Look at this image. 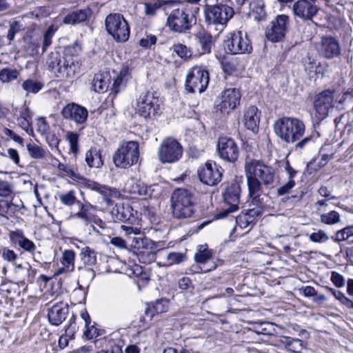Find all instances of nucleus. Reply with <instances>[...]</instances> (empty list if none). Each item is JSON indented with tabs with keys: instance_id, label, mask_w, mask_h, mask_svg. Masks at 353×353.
<instances>
[{
	"instance_id": "obj_51",
	"label": "nucleus",
	"mask_w": 353,
	"mask_h": 353,
	"mask_svg": "<svg viewBox=\"0 0 353 353\" xmlns=\"http://www.w3.org/2000/svg\"><path fill=\"white\" fill-rule=\"evenodd\" d=\"M28 117L29 115L26 111L21 112L20 117L17 119V122L23 130H24L27 133L30 134V132H32V129L30 128V121Z\"/></svg>"
},
{
	"instance_id": "obj_22",
	"label": "nucleus",
	"mask_w": 353,
	"mask_h": 353,
	"mask_svg": "<svg viewBox=\"0 0 353 353\" xmlns=\"http://www.w3.org/2000/svg\"><path fill=\"white\" fill-rule=\"evenodd\" d=\"M61 114L65 119H70L77 124H84L88 117L85 108L74 103H68L61 110Z\"/></svg>"
},
{
	"instance_id": "obj_53",
	"label": "nucleus",
	"mask_w": 353,
	"mask_h": 353,
	"mask_svg": "<svg viewBox=\"0 0 353 353\" xmlns=\"http://www.w3.org/2000/svg\"><path fill=\"white\" fill-rule=\"evenodd\" d=\"M173 51L182 59H186L191 57V52L186 46L182 43L174 44L172 46Z\"/></svg>"
},
{
	"instance_id": "obj_7",
	"label": "nucleus",
	"mask_w": 353,
	"mask_h": 353,
	"mask_svg": "<svg viewBox=\"0 0 353 353\" xmlns=\"http://www.w3.org/2000/svg\"><path fill=\"white\" fill-rule=\"evenodd\" d=\"M139 158V143L130 141L122 144L114 153L112 159L117 168H128L136 164Z\"/></svg>"
},
{
	"instance_id": "obj_38",
	"label": "nucleus",
	"mask_w": 353,
	"mask_h": 353,
	"mask_svg": "<svg viewBox=\"0 0 353 353\" xmlns=\"http://www.w3.org/2000/svg\"><path fill=\"white\" fill-rule=\"evenodd\" d=\"M79 255L85 266L93 268L97 263L96 252L88 246L81 248Z\"/></svg>"
},
{
	"instance_id": "obj_30",
	"label": "nucleus",
	"mask_w": 353,
	"mask_h": 353,
	"mask_svg": "<svg viewBox=\"0 0 353 353\" xmlns=\"http://www.w3.org/2000/svg\"><path fill=\"white\" fill-rule=\"evenodd\" d=\"M279 342L284 346L288 352L293 353H301L305 347L302 340L287 336H281Z\"/></svg>"
},
{
	"instance_id": "obj_50",
	"label": "nucleus",
	"mask_w": 353,
	"mask_h": 353,
	"mask_svg": "<svg viewBox=\"0 0 353 353\" xmlns=\"http://www.w3.org/2000/svg\"><path fill=\"white\" fill-rule=\"evenodd\" d=\"M54 34V30L52 27H50L45 32L43 37L41 40V53L43 54L47 48L52 44V37Z\"/></svg>"
},
{
	"instance_id": "obj_5",
	"label": "nucleus",
	"mask_w": 353,
	"mask_h": 353,
	"mask_svg": "<svg viewBox=\"0 0 353 353\" xmlns=\"http://www.w3.org/2000/svg\"><path fill=\"white\" fill-rule=\"evenodd\" d=\"M194 196L185 189H177L171 196L172 213L177 219L190 217L194 212Z\"/></svg>"
},
{
	"instance_id": "obj_47",
	"label": "nucleus",
	"mask_w": 353,
	"mask_h": 353,
	"mask_svg": "<svg viewBox=\"0 0 353 353\" xmlns=\"http://www.w3.org/2000/svg\"><path fill=\"white\" fill-rule=\"evenodd\" d=\"M22 88L26 91L27 94L30 92L36 94L43 88V84L39 81L28 79L22 84Z\"/></svg>"
},
{
	"instance_id": "obj_28",
	"label": "nucleus",
	"mask_w": 353,
	"mask_h": 353,
	"mask_svg": "<svg viewBox=\"0 0 353 353\" xmlns=\"http://www.w3.org/2000/svg\"><path fill=\"white\" fill-rule=\"evenodd\" d=\"M79 210L72 214V216L75 219H80L85 225H88L92 223L93 219V215L90 210L95 208V206L92 205L88 201L85 202H78Z\"/></svg>"
},
{
	"instance_id": "obj_61",
	"label": "nucleus",
	"mask_w": 353,
	"mask_h": 353,
	"mask_svg": "<svg viewBox=\"0 0 353 353\" xmlns=\"http://www.w3.org/2000/svg\"><path fill=\"white\" fill-rule=\"evenodd\" d=\"M21 30V25L18 21H13L10 25L7 37L11 41L14 40L17 33Z\"/></svg>"
},
{
	"instance_id": "obj_17",
	"label": "nucleus",
	"mask_w": 353,
	"mask_h": 353,
	"mask_svg": "<svg viewBox=\"0 0 353 353\" xmlns=\"http://www.w3.org/2000/svg\"><path fill=\"white\" fill-rule=\"evenodd\" d=\"M289 26V17L279 14L272 21L270 28L265 31V35L270 41L279 42L285 36Z\"/></svg>"
},
{
	"instance_id": "obj_39",
	"label": "nucleus",
	"mask_w": 353,
	"mask_h": 353,
	"mask_svg": "<svg viewBox=\"0 0 353 353\" xmlns=\"http://www.w3.org/2000/svg\"><path fill=\"white\" fill-rule=\"evenodd\" d=\"M125 191L139 196H148V188L143 183H136L134 180L129 181L125 186Z\"/></svg>"
},
{
	"instance_id": "obj_58",
	"label": "nucleus",
	"mask_w": 353,
	"mask_h": 353,
	"mask_svg": "<svg viewBox=\"0 0 353 353\" xmlns=\"http://www.w3.org/2000/svg\"><path fill=\"white\" fill-rule=\"evenodd\" d=\"M46 136V141L48 145L52 149L59 150L58 147L60 142V139L54 132H48Z\"/></svg>"
},
{
	"instance_id": "obj_45",
	"label": "nucleus",
	"mask_w": 353,
	"mask_h": 353,
	"mask_svg": "<svg viewBox=\"0 0 353 353\" xmlns=\"http://www.w3.org/2000/svg\"><path fill=\"white\" fill-rule=\"evenodd\" d=\"M59 197L61 203L67 206H72L76 203L78 204V202H80L77 199L76 192L74 190H70L62 193L59 194Z\"/></svg>"
},
{
	"instance_id": "obj_4",
	"label": "nucleus",
	"mask_w": 353,
	"mask_h": 353,
	"mask_svg": "<svg viewBox=\"0 0 353 353\" xmlns=\"http://www.w3.org/2000/svg\"><path fill=\"white\" fill-rule=\"evenodd\" d=\"M205 21L208 28H214L218 34L225 28L228 21L234 15L232 8L225 4L206 6Z\"/></svg>"
},
{
	"instance_id": "obj_6",
	"label": "nucleus",
	"mask_w": 353,
	"mask_h": 353,
	"mask_svg": "<svg viewBox=\"0 0 353 353\" xmlns=\"http://www.w3.org/2000/svg\"><path fill=\"white\" fill-rule=\"evenodd\" d=\"M105 30L117 43H125L130 37V28L121 14L111 13L105 20Z\"/></svg>"
},
{
	"instance_id": "obj_36",
	"label": "nucleus",
	"mask_w": 353,
	"mask_h": 353,
	"mask_svg": "<svg viewBox=\"0 0 353 353\" xmlns=\"http://www.w3.org/2000/svg\"><path fill=\"white\" fill-rule=\"evenodd\" d=\"M90 10H78L68 14L63 19L65 24L74 25L83 22L87 20Z\"/></svg>"
},
{
	"instance_id": "obj_11",
	"label": "nucleus",
	"mask_w": 353,
	"mask_h": 353,
	"mask_svg": "<svg viewBox=\"0 0 353 353\" xmlns=\"http://www.w3.org/2000/svg\"><path fill=\"white\" fill-rule=\"evenodd\" d=\"M166 25L174 32H185L192 27V17L185 8H176L170 13Z\"/></svg>"
},
{
	"instance_id": "obj_19",
	"label": "nucleus",
	"mask_w": 353,
	"mask_h": 353,
	"mask_svg": "<svg viewBox=\"0 0 353 353\" xmlns=\"http://www.w3.org/2000/svg\"><path fill=\"white\" fill-rule=\"evenodd\" d=\"M316 117L321 121L328 116L330 108L334 106V94L330 90L322 91L318 94L314 102Z\"/></svg>"
},
{
	"instance_id": "obj_16",
	"label": "nucleus",
	"mask_w": 353,
	"mask_h": 353,
	"mask_svg": "<svg viewBox=\"0 0 353 353\" xmlns=\"http://www.w3.org/2000/svg\"><path fill=\"white\" fill-rule=\"evenodd\" d=\"M197 173L201 182L214 186L221 182L223 170L214 161H208L203 167L199 168Z\"/></svg>"
},
{
	"instance_id": "obj_33",
	"label": "nucleus",
	"mask_w": 353,
	"mask_h": 353,
	"mask_svg": "<svg viewBox=\"0 0 353 353\" xmlns=\"http://www.w3.org/2000/svg\"><path fill=\"white\" fill-rule=\"evenodd\" d=\"M132 245L134 248L140 251L143 249H163L164 243L161 241H153L146 237H134L132 239Z\"/></svg>"
},
{
	"instance_id": "obj_29",
	"label": "nucleus",
	"mask_w": 353,
	"mask_h": 353,
	"mask_svg": "<svg viewBox=\"0 0 353 353\" xmlns=\"http://www.w3.org/2000/svg\"><path fill=\"white\" fill-rule=\"evenodd\" d=\"M195 40L199 44L202 54H209L214 43V39L210 33L201 30L195 34Z\"/></svg>"
},
{
	"instance_id": "obj_13",
	"label": "nucleus",
	"mask_w": 353,
	"mask_h": 353,
	"mask_svg": "<svg viewBox=\"0 0 353 353\" xmlns=\"http://www.w3.org/2000/svg\"><path fill=\"white\" fill-rule=\"evenodd\" d=\"M216 150L219 157L228 163H235L239 156V148L234 140L228 137L218 139Z\"/></svg>"
},
{
	"instance_id": "obj_2",
	"label": "nucleus",
	"mask_w": 353,
	"mask_h": 353,
	"mask_svg": "<svg viewBox=\"0 0 353 353\" xmlns=\"http://www.w3.org/2000/svg\"><path fill=\"white\" fill-rule=\"evenodd\" d=\"M274 132L282 141L287 143H295V151L303 150L314 143L312 136L301 139L305 133L304 123L295 117H283L276 120L274 125Z\"/></svg>"
},
{
	"instance_id": "obj_62",
	"label": "nucleus",
	"mask_w": 353,
	"mask_h": 353,
	"mask_svg": "<svg viewBox=\"0 0 353 353\" xmlns=\"http://www.w3.org/2000/svg\"><path fill=\"white\" fill-rule=\"evenodd\" d=\"M157 38L155 35L149 34L146 37L139 40V45L145 48H150V47L157 43Z\"/></svg>"
},
{
	"instance_id": "obj_54",
	"label": "nucleus",
	"mask_w": 353,
	"mask_h": 353,
	"mask_svg": "<svg viewBox=\"0 0 353 353\" xmlns=\"http://www.w3.org/2000/svg\"><path fill=\"white\" fill-rule=\"evenodd\" d=\"M236 222L241 228H246L250 224H253V219L250 218L246 212L241 213L236 217Z\"/></svg>"
},
{
	"instance_id": "obj_10",
	"label": "nucleus",
	"mask_w": 353,
	"mask_h": 353,
	"mask_svg": "<svg viewBox=\"0 0 353 353\" xmlns=\"http://www.w3.org/2000/svg\"><path fill=\"white\" fill-rule=\"evenodd\" d=\"M241 187L237 183L233 182L228 184L223 193V201L225 208L219 211L216 214L217 219L226 217L229 214L239 210L240 202Z\"/></svg>"
},
{
	"instance_id": "obj_44",
	"label": "nucleus",
	"mask_w": 353,
	"mask_h": 353,
	"mask_svg": "<svg viewBox=\"0 0 353 353\" xmlns=\"http://www.w3.org/2000/svg\"><path fill=\"white\" fill-rule=\"evenodd\" d=\"M27 150L29 155L33 159H44L46 157L48 154V152L42 147L34 143H28L27 145Z\"/></svg>"
},
{
	"instance_id": "obj_63",
	"label": "nucleus",
	"mask_w": 353,
	"mask_h": 353,
	"mask_svg": "<svg viewBox=\"0 0 353 353\" xmlns=\"http://www.w3.org/2000/svg\"><path fill=\"white\" fill-rule=\"evenodd\" d=\"M37 131L43 135L50 132V126L44 118H39L37 123Z\"/></svg>"
},
{
	"instance_id": "obj_37",
	"label": "nucleus",
	"mask_w": 353,
	"mask_h": 353,
	"mask_svg": "<svg viewBox=\"0 0 353 353\" xmlns=\"http://www.w3.org/2000/svg\"><path fill=\"white\" fill-rule=\"evenodd\" d=\"M249 196L252 199V203L256 207L263 208L265 206V199H268V195L263 193V188L259 187L256 190H254L252 185H248Z\"/></svg>"
},
{
	"instance_id": "obj_27",
	"label": "nucleus",
	"mask_w": 353,
	"mask_h": 353,
	"mask_svg": "<svg viewBox=\"0 0 353 353\" xmlns=\"http://www.w3.org/2000/svg\"><path fill=\"white\" fill-rule=\"evenodd\" d=\"M260 121V112L254 106H250L244 114V125L248 130L252 132L258 130V125Z\"/></svg>"
},
{
	"instance_id": "obj_64",
	"label": "nucleus",
	"mask_w": 353,
	"mask_h": 353,
	"mask_svg": "<svg viewBox=\"0 0 353 353\" xmlns=\"http://www.w3.org/2000/svg\"><path fill=\"white\" fill-rule=\"evenodd\" d=\"M295 186V181L294 180H288V181L277 189V194L283 196L289 193L290 190Z\"/></svg>"
},
{
	"instance_id": "obj_31",
	"label": "nucleus",
	"mask_w": 353,
	"mask_h": 353,
	"mask_svg": "<svg viewBox=\"0 0 353 353\" xmlns=\"http://www.w3.org/2000/svg\"><path fill=\"white\" fill-rule=\"evenodd\" d=\"M249 9L248 14L250 18H253L257 21L265 19L266 12L265 10V3L263 0L252 1L249 4Z\"/></svg>"
},
{
	"instance_id": "obj_9",
	"label": "nucleus",
	"mask_w": 353,
	"mask_h": 353,
	"mask_svg": "<svg viewBox=\"0 0 353 353\" xmlns=\"http://www.w3.org/2000/svg\"><path fill=\"white\" fill-rule=\"evenodd\" d=\"M183 147L172 137L163 140L158 150V157L162 163H174L179 161L183 155Z\"/></svg>"
},
{
	"instance_id": "obj_25",
	"label": "nucleus",
	"mask_w": 353,
	"mask_h": 353,
	"mask_svg": "<svg viewBox=\"0 0 353 353\" xmlns=\"http://www.w3.org/2000/svg\"><path fill=\"white\" fill-rule=\"evenodd\" d=\"M69 306L67 303L59 302L53 305L48 312L49 322L53 325H59L67 317Z\"/></svg>"
},
{
	"instance_id": "obj_43",
	"label": "nucleus",
	"mask_w": 353,
	"mask_h": 353,
	"mask_svg": "<svg viewBox=\"0 0 353 353\" xmlns=\"http://www.w3.org/2000/svg\"><path fill=\"white\" fill-rule=\"evenodd\" d=\"M353 236V225L347 226L340 230H338L334 236H332V239L337 243L342 241H348L350 237Z\"/></svg>"
},
{
	"instance_id": "obj_23",
	"label": "nucleus",
	"mask_w": 353,
	"mask_h": 353,
	"mask_svg": "<svg viewBox=\"0 0 353 353\" xmlns=\"http://www.w3.org/2000/svg\"><path fill=\"white\" fill-rule=\"evenodd\" d=\"M9 236L11 242L15 246H18L19 248L21 249L23 251L30 253L33 256L34 261H37L36 256V245L32 241L25 236L21 230L10 232Z\"/></svg>"
},
{
	"instance_id": "obj_15",
	"label": "nucleus",
	"mask_w": 353,
	"mask_h": 353,
	"mask_svg": "<svg viewBox=\"0 0 353 353\" xmlns=\"http://www.w3.org/2000/svg\"><path fill=\"white\" fill-rule=\"evenodd\" d=\"M225 43L228 51L232 54H249L252 51L247 34L241 31L232 33Z\"/></svg>"
},
{
	"instance_id": "obj_32",
	"label": "nucleus",
	"mask_w": 353,
	"mask_h": 353,
	"mask_svg": "<svg viewBox=\"0 0 353 353\" xmlns=\"http://www.w3.org/2000/svg\"><path fill=\"white\" fill-rule=\"evenodd\" d=\"M111 77L108 73L96 74L92 83V89L97 92L107 91L110 83Z\"/></svg>"
},
{
	"instance_id": "obj_59",
	"label": "nucleus",
	"mask_w": 353,
	"mask_h": 353,
	"mask_svg": "<svg viewBox=\"0 0 353 353\" xmlns=\"http://www.w3.org/2000/svg\"><path fill=\"white\" fill-rule=\"evenodd\" d=\"M1 255L4 260L14 263L17 259V254L8 248L1 249Z\"/></svg>"
},
{
	"instance_id": "obj_48",
	"label": "nucleus",
	"mask_w": 353,
	"mask_h": 353,
	"mask_svg": "<svg viewBox=\"0 0 353 353\" xmlns=\"http://www.w3.org/2000/svg\"><path fill=\"white\" fill-rule=\"evenodd\" d=\"M78 271L79 272V276L84 279L86 282H90L95 276V272L92 267L88 266H79Z\"/></svg>"
},
{
	"instance_id": "obj_49",
	"label": "nucleus",
	"mask_w": 353,
	"mask_h": 353,
	"mask_svg": "<svg viewBox=\"0 0 353 353\" xmlns=\"http://www.w3.org/2000/svg\"><path fill=\"white\" fill-rule=\"evenodd\" d=\"M309 239L314 243H324L330 240V237L325 231L319 230L317 232H312L309 236Z\"/></svg>"
},
{
	"instance_id": "obj_14",
	"label": "nucleus",
	"mask_w": 353,
	"mask_h": 353,
	"mask_svg": "<svg viewBox=\"0 0 353 353\" xmlns=\"http://www.w3.org/2000/svg\"><path fill=\"white\" fill-rule=\"evenodd\" d=\"M316 49L319 56L326 59L338 58L341 54L339 41L332 36H323L316 43Z\"/></svg>"
},
{
	"instance_id": "obj_57",
	"label": "nucleus",
	"mask_w": 353,
	"mask_h": 353,
	"mask_svg": "<svg viewBox=\"0 0 353 353\" xmlns=\"http://www.w3.org/2000/svg\"><path fill=\"white\" fill-rule=\"evenodd\" d=\"M81 316L82 319H83V321L85 322V326L87 328L86 331L85 332V335L88 338L92 339L94 336V334L92 333V330L94 328V327L92 325V326H90V324L91 323V319H90L89 314L88 313L87 311H83L81 313Z\"/></svg>"
},
{
	"instance_id": "obj_42",
	"label": "nucleus",
	"mask_w": 353,
	"mask_h": 353,
	"mask_svg": "<svg viewBox=\"0 0 353 353\" xmlns=\"http://www.w3.org/2000/svg\"><path fill=\"white\" fill-rule=\"evenodd\" d=\"M161 249H143L139 251L137 256L139 261L143 263H150L156 259V252Z\"/></svg>"
},
{
	"instance_id": "obj_18",
	"label": "nucleus",
	"mask_w": 353,
	"mask_h": 353,
	"mask_svg": "<svg viewBox=\"0 0 353 353\" xmlns=\"http://www.w3.org/2000/svg\"><path fill=\"white\" fill-rule=\"evenodd\" d=\"M82 183L85 188L100 194L108 205H113L112 199H119L121 196L120 192L115 188L101 184L88 179H83Z\"/></svg>"
},
{
	"instance_id": "obj_34",
	"label": "nucleus",
	"mask_w": 353,
	"mask_h": 353,
	"mask_svg": "<svg viewBox=\"0 0 353 353\" xmlns=\"http://www.w3.org/2000/svg\"><path fill=\"white\" fill-rule=\"evenodd\" d=\"M169 302L167 299H161L156 302L152 303L151 305H148L145 310V314L152 319L154 313L161 314L165 312L168 308Z\"/></svg>"
},
{
	"instance_id": "obj_56",
	"label": "nucleus",
	"mask_w": 353,
	"mask_h": 353,
	"mask_svg": "<svg viewBox=\"0 0 353 353\" xmlns=\"http://www.w3.org/2000/svg\"><path fill=\"white\" fill-rule=\"evenodd\" d=\"M13 192L12 185L7 181L0 179V196L7 197L10 196Z\"/></svg>"
},
{
	"instance_id": "obj_24",
	"label": "nucleus",
	"mask_w": 353,
	"mask_h": 353,
	"mask_svg": "<svg viewBox=\"0 0 353 353\" xmlns=\"http://www.w3.org/2000/svg\"><path fill=\"white\" fill-rule=\"evenodd\" d=\"M133 211V208L129 204H116L110 212L111 218L114 222L132 224L136 220Z\"/></svg>"
},
{
	"instance_id": "obj_20",
	"label": "nucleus",
	"mask_w": 353,
	"mask_h": 353,
	"mask_svg": "<svg viewBox=\"0 0 353 353\" xmlns=\"http://www.w3.org/2000/svg\"><path fill=\"white\" fill-rule=\"evenodd\" d=\"M241 94L236 88H228L221 93V101L217 104V109L223 114H228L240 103Z\"/></svg>"
},
{
	"instance_id": "obj_55",
	"label": "nucleus",
	"mask_w": 353,
	"mask_h": 353,
	"mask_svg": "<svg viewBox=\"0 0 353 353\" xmlns=\"http://www.w3.org/2000/svg\"><path fill=\"white\" fill-rule=\"evenodd\" d=\"M66 139L68 141L70 146V150L73 153L78 152L79 135L73 132H68L66 134Z\"/></svg>"
},
{
	"instance_id": "obj_52",
	"label": "nucleus",
	"mask_w": 353,
	"mask_h": 353,
	"mask_svg": "<svg viewBox=\"0 0 353 353\" xmlns=\"http://www.w3.org/2000/svg\"><path fill=\"white\" fill-rule=\"evenodd\" d=\"M186 259L185 254L181 252H170L167 256V265L179 264Z\"/></svg>"
},
{
	"instance_id": "obj_41",
	"label": "nucleus",
	"mask_w": 353,
	"mask_h": 353,
	"mask_svg": "<svg viewBox=\"0 0 353 353\" xmlns=\"http://www.w3.org/2000/svg\"><path fill=\"white\" fill-rule=\"evenodd\" d=\"M319 221L325 225H335L341 222V215L338 212L331 210L327 213L321 214Z\"/></svg>"
},
{
	"instance_id": "obj_3",
	"label": "nucleus",
	"mask_w": 353,
	"mask_h": 353,
	"mask_svg": "<svg viewBox=\"0 0 353 353\" xmlns=\"http://www.w3.org/2000/svg\"><path fill=\"white\" fill-rule=\"evenodd\" d=\"M245 173L248 185L258 190L263 185H273L275 180V169L263 162L252 159L245 164Z\"/></svg>"
},
{
	"instance_id": "obj_60",
	"label": "nucleus",
	"mask_w": 353,
	"mask_h": 353,
	"mask_svg": "<svg viewBox=\"0 0 353 353\" xmlns=\"http://www.w3.org/2000/svg\"><path fill=\"white\" fill-rule=\"evenodd\" d=\"M179 288L185 290L188 292L192 293L194 290V286L192 283V281L188 277H183L179 281Z\"/></svg>"
},
{
	"instance_id": "obj_21",
	"label": "nucleus",
	"mask_w": 353,
	"mask_h": 353,
	"mask_svg": "<svg viewBox=\"0 0 353 353\" xmlns=\"http://www.w3.org/2000/svg\"><path fill=\"white\" fill-rule=\"evenodd\" d=\"M319 10V7L309 0H297L292 6L294 15L303 21H312Z\"/></svg>"
},
{
	"instance_id": "obj_35",
	"label": "nucleus",
	"mask_w": 353,
	"mask_h": 353,
	"mask_svg": "<svg viewBox=\"0 0 353 353\" xmlns=\"http://www.w3.org/2000/svg\"><path fill=\"white\" fill-rule=\"evenodd\" d=\"M85 160L90 168H99L103 166L101 152L97 148H91L86 153Z\"/></svg>"
},
{
	"instance_id": "obj_40",
	"label": "nucleus",
	"mask_w": 353,
	"mask_h": 353,
	"mask_svg": "<svg viewBox=\"0 0 353 353\" xmlns=\"http://www.w3.org/2000/svg\"><path fill=\"white\" fill-rule=\"evenodd\" d=\"M212 250H208L206 245H200L198 251L194 255V259L198 263L205 264L212 258Z\"/></svg>"
},
{
	"instance_id": "obj_12",
	"label": "nucleus",
	"mask_w": 353,
	"mask_h": 353,
	"mask_svg": "<svg viewBox=\"0 0 353 353\" xmlns=\"http://www.w3.org/2000/svg\"><path fill=\"white\" fill-rule=\"evenodd\" d=\"M159 108V99L154 92L142 93L137 101V110L140 116L145 119L156 115Z\"/></svg>"
},
{
	"instance_id": "obj_26",
	"label": "nucleus",
	"mask_w": 353,
	"mask_h": 353,
	"mask_svg": "<svg viewBox=\"0 0 353 353\" xmlns=\"http://www.w3.org/2000/svg\"><path fill=\"white\" fill-rule=\"evenodd\" d=\"M76 254L72 250H65L62 252V256L60 259L61 263L63 265L62 268L57 270L56 275H59L63 273H70L74 270V261Z\"/></svg>"
},
{
	"instance_id": "obj_8",
	"label": "nucleus",
	"mask_w": 353,
	"mask_h": 353,
	"mask_svg": "<svg viewBox=\"0 0 353 353\" xmlns=\"http://www.w3.org/2000/svg\"><path fill=\"white\" fill-rule=\"evenodd\" d=\"M209 72L203 66L195 65L188 72L185 90L190 93H202L209 84Z\"/></svg>"
},
{
	"instance_id": "obj_1",
	"label": "nucleus",
	"mask_w": 353,
	"mask_h": 353,
	"mask_svg": "<svg viewBox=\"0 0 353 353\" xmlns=\"http://www.w3.org/2000/svg\"><path fill=\"white\" fill-rule=\"evenodd\" d=\"M81 50V46L74 43L67 46L62 53L57 50L51 52L46 61L48 70L58 78H73L79 72L78 54Z\"/></svg>"
},
{
	"instance_id": "obj_46",
	"label": "nucleus",
	"mask_w": 353,
	"mask_h": 353,
	"mask_svg": "<svg viewBox=\"0 0 353 353\" xmlns=\"http://www.w3.org/2000/svg\"><path fill=\"white\" fill-rule=\"evenodd\" d=\"M19 72L16 69L3 68L0 70V81L2 83H9L16 79Z\"/></svg>"
}]
</instances>
